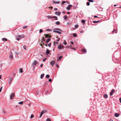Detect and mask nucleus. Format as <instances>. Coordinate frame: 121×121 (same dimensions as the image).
<instances>
[{"instance_id": "obj_1", "label": "nucleus", "mask_w": 121, "mask_h": 121, "mask_svg": "<svg viewBox=\"0 0 121 121\" xmlns=\"http://www.w3.org/2000/svg\"><path fill=\"white\" fill-rule=\"evenodd\" d=\"M54 30H53V32H55L56 33H58L59 34H62L61 32H62V31L60 29L58 28H56L54 29Z\"/></svg>"}, {"instance_id": "obj_2", "label": "nucleus", "mask_w": 121, "mask_h": 121, "mask_svg": "<svg viewBox=\"0 0 121 121\" xmlns=\"http://www.w3.org/2000/svg\"><path fill=\"white\" fill-rule=\"evenodd\" d=\"M46 110H43L41 112L40 115L39 116V118H41L42 116V115L44 113H46Z\"/></svg>"}, {"instance_id": "obj_3", "label": "nucleus", "mask_w": 121, "mask_h": 121, "mask_svg": "<svg viewBox=\"0 0 121 121\" xmlns=\"http://www.w3.org/2000/svg\"><path fill=\"white\" fill-rule=\"evenodd\" d=\"M14 97V93H12L10 95V99H13Z\"/></svg>"}, {"instance_id": "obj_4", "label": "nucleus", "mask_w": 121, "mask_h": 121, "mask_svg": "<svg viewBox=\"0 0 121 121\" xmlns=\"http://www.w3.org/2000/svg\"><path fill=\"white\" fill-rule=\"evenodd\" d=\"M9 81L8 82V83L9 84V85L12 82V77H9Z\"/></svg>"}, {"instance_id": "obj_5", "label": "nucleus", "mask_w": 121, "mask_h": 121, "mask_svg": "<svg viewBox=\"0 0 121 121\" xmlns=\"http://www.w3.org/2000/svg\"><path fill=\"white\" fill-rule=\"evenodd\" d=\"M9 57L10 59L11 60L13 58V56L11 52H10V56Z\"/></svg>"}, {"instance_id": "obj_6", "label": "nucleus", "mask_w": 121, "mask_h": 121, "mask_svg": "<svg viewBox=\"0 0 121 121\" xmlns=\"http://www.w3.org/2000/svg\"><path fill=\"white\" fill-rule=\"evenodd\" d=\"M55 14L56 15L59 16L61 14V12L60 11L56 12Z\"/></svg>"}, {"instance_id": "obj_7", "label": "nucleus", "mask_w": 121, "mask_h": 121, "mask_svg": "<svg viewBox=\"0 0 121 121\" xmlns=\"http://www.w3.org/2000/svg\"><path fill=\"white\" fill-rule=\"evenodd\" d=\"M72 7V5L71 4L69 5L66 7V9L68 10H69L70 9V8Z\"/></svg>"}, {"instance_id": "obj_8", "label": "nucleus", "mask_w": 121, "mask_h": 121, "mask_svg": "<svg viewBox=\"0 0 121 121\" xmlns=\"http://www.w3.org/2000/svg\"><path fill=\"white\" fill-rule=\"evenodd\" d=\"M24 36V35H17V37L21 38V39L23 38Z\"/></svg>"}, {"instance_id": "obj_9", "label": "nucleus", "mask_w": 121, "mask_h": 121, "mask_svg": "<svg viewBox=\"0 0 121 121\" xmlns=\"http://www.w3.org/2000/svg\"><path fill=\"white\" fill-rule=\"evenodd\" d=\"M114 89H112V90L111 92L110 93V96L112 95H113V93L114 92Z\"/></svg>"}, {"instance_id": "obj_10", "label": "nucleus", "mask_w": 121, "mask_h": 121, "mask_svg": "<svg viewBox=\"0 0 121 121\" xmlns=\"http://www.w3.org/2000/svg\"><path fill=\"white\" fill-rule=\"evenodd\" d=\"M114 116L115 117H117L119 116V115L118 113H116L114 114Z\"/></svg>"}, {"instance_id": "obj_11", "label": "nucleus", "mask_w": 121, "mask_h": 121, "mask_svg": "<svg viewBox=\"0 0 121 121\" xmlns=\"http://www.w3.org/2000/svg\"><path fill=\"white\" fill-rule=\"evenodd\" d=\"M82 52L83 53H86V49H82Z\"/></svg>"}, {"instance_id": "obj_12", "label": "nucleus", "mask_w": 121, "mask_h": 121, "mask_svg": "<svg viewBox=\"0 0 121 121\" xmlns=\"http://www.w3.org/2000/svg\"><path fill=\"white\" fill-rule=\"evenodd\" d=\"M52 17H53V18H52V19H54V20H58L57 17L53 16H52Z\"/></svg>"}, {"instance_id": "obj_13", "label": "nucleus", "mask_w": 121, "mask_h": 121, "mask_svg": "<svg viewBox=\"0 0 121 121\" xmlns=\"http://www.w3.org/2000/svg\"><path fill=\"white\" fill-rule=\"evenodd\" d=\"M47 17L48 19H52V18H53V17H52V16H51L50 15L48 16H47Z\"/></svg>"}, {"instance_id": "obj_14", "label": "nucleus", "mask_w": 121, "mask_h": 121, "mask_svg": "<svg viewBox=\"0 0 121 121\" xmlns=\"http://www.w3.org/2000/svg\"><path fill=\"white\" fill-rule=\"evenodd\" d=\"M37 64V62L36 60H35L34 61L32 65H35Z\"/></svg>"}, {"instance_id": "obj_15", "label": "nucleus", "mask_w": 121, "mask_h": 121, "mask_svg": "<svg viewBox=\"0 0 121 121\" xmlns=\"http://www.w3.org/2000/svg\"><path fill=\"white\" fill-rule=\"evenodd\" d=\"M55 62V61L54 60H52L51 61V63H50V64L51 65H53L54 63Z\"/></svg>"}, {"instance_id": "obj_16", "label": "nucleus", "mask_w": 121, "mask_h": 121, "mask_svg": "<svg viewBox=\"0 0 121 121\" xmlns=\"http://www.w3.org/2000/svg\"><path fill=\"white\" fill-rule=\"evenodd\" d=\"M117 30H116V29H114L112 31V34L117 33Z\"/></svg>"}, {"instance_id": "obj_17", "label": "nucleus", "mask_w": 121, "mask_h": 121, "mask_svg": "<svg viewBox=\"0 0 121 121\" xmlns=\"http://www.w3.org/2000/svg\"><path fill=\"white\" fill-rule=\"evenodd\" d=\"M50 53V51L48 49H47V50L46 52V55Z\"/></svg>"}, {"instance_id": "obj_18", "label": "nucleus", "mask_w": 121, "mask_h": 121, "mask_svg": "<svg viewBox=\"0 0 121 121\" xmlns=\"http://www.w3.org/2000/svg\"><path fill=\"white\" fill-rule=\"evenodd\" d=\"M44 73L42 74H41L40 75V78L41 79H42L43 77H44Z\"/></svg>"}, {"instance_id": "obj_19", "label": "nucleus", "mask_w": 121, "mask_h": 121, "mask_svg": "<svg viewBox=\"0 0 121 121\" xmlns=\"http://www.w3.org/2000/svg\"><path fill=\"white\" fill-rule=\"evenodd\" d=\"M53 3H54V4H59L60 2L59 1H53L52 2Z\"/></svg>"}, {"instance_id": "obj_20", "label": "nucleus", "mask_w": 121, "mask_h": 121, "mask_svg": "<svg viewBox=\"0 0 121 121\" xmlns=\"http://www.w3.org/2000/svg\"><path fill=\"white\" fill-rule=\"evenodd\" d=\"M62 3L63 4H64L66 3H67V4H70L69 3V2H68L67 1H62Z\"/></svg>"}, {"instance_id": "obj_21", "label": "nucleus", "mask_w": 121, "mask_h": 121, "mask_svg": "<svg viewBox=\"0 0 121 121\" xmlns=\"http://www.w3.org/2000/svg\"><path fill=\"white\" fill-rule=\"evenodd\" d=\"M51 40V39L50 38H48V39L46 41V42L47 43H48Z\"/></svg>"}, {"instance_id": "obj_22", "label": "nucleus", "mask_w": 121, "mask_h": 121, "mask_svg": "<svg viewBox=\"0 0 121 121\" xmlns=\"http://www.w3.org/2000/svg\"><path fill=\"white\" fill-rule=\"evenodd\" d=\"M104 97L105 98H107L108 97V96L107 94H105L104 95Z\"/></svg>"}, {"instance_id": "obj_23", "label": "nucleus", "mask_w": 121, "mask_h": 121, "mask_svg": "<svg viewBox=\"0 0 121 121\" xmlns=\"http://www.w3.org/2000/svg\"><path fill=\"white\" fill-rule=\"evenodd\" d=\"M100 22V21H93V22L94 23H99Z\"/></svg>"}, {"instance_id": "obj_24", "label": "nucleus", "mask_w": 121, "mask_h": 121, "mask_svg": "<svg viewBox=\"0 0 121 121\" xmlns=\"http://www.w3.org/2000/svg\"><path fill=\"white\" fill-rule=\"evenodd\" d=\"M3 41H6L7 40V39L5 38H3L2 39Z\"/></svg>"}, {"instance_id": "obj_25", "label": "nucleus", "mask_w": 121, "mask_h": 121, "mask_svg": "<svg viewBox=\"0 0 121 121\" xmlns=\"http://www.w3.org/2000/svg\"><path fill=\"white\" fill-rule=\"evenodd\" d=\"M62 48V45H60L58 46V48L59 49H60Z\"/></svg>"}, {"instance_id": "obj_26", "label": "nucleus", "mask_w": 121, "mask_h": 121, "mask_svg": "<svg viewBox=\"0 0 121 121\" xmlns=\"http://www.w3.org/2000/svg\"><path fill=\"white\" fill-rule=\"evenodd\" d=\"M20 72V73H22L23 72V71H22V68H20L19 69Z\"/></svg>"}, {"instance_id": "obj_27", "label": "nucleus", "mask_w": 121, "mask_h": 121, "mask_svg": "<svg viewBox=\"0 0 121 121\" xmlns=\"http://www.w3.org/2000/svg\"><path fill=\"white\" fill-rule=\"evenodd\" d=\"M55 24L58 25H59L60 24V22L59 21L56 22L55 23Z\"/></svg>"}, {"instance_id": "obj_28", "label": "nucleus", "mask_w": 121, "mask_h": 121, "mask_svg": "<svg viewBox=\"0 0 121 121\" xmlns=\"http://www.w3.org/2000/svg\"><path fill=\"white\" fill-rule=\"evenodd\" d=\"M81 22L82 23H84L85 22L86 20H81Z\"/></svg>"}, {"instance_id": "obj_29", "label": "nucleus", "mask_w": 121, "mask_h": 121, "mask_svg": "<svg viewBox=\"0 0 121 121\" xmlns=\"http://www.w3.org/2000/svg\"><path fill=\"white\" fill-rule=\"evenodd\" d=\"M46 77L47 78H48L50 77V75L49 74H47L46 75Z\"/></svg>"}, {"instance_id": "obj_30", "label": "nucleus", "mask_w": 121, "mask_h": 121, "mask_svg": "<svg viewBox=\"0 0 121 121\" xmlns=\"http://www.w3.org/2000/svg\"><path fill=\"white\" fill-rule=\"evenodd\" d=\"M23 104V101H21L19 102L18 104Z\"/></svg>"}, {"instance_id": "obj_31", "label": "nucleus", "mask_w": 121, "mask_h": 121, "mask_svg": "<svg viewBox=\"0 0 121 121\" xmlns=\"http://www.w3.org/2000/svg\"><path fill=\"white\" fill-rule=\"evenodd\" d=\"M73 36L74 37H76L77 36V34L75 33H74L73 34Z\"/></svg>"}, {"instance_id": "obj_32", "label": "nucleus", "mask_w": 121, "mask_h": 121, "mask_svg": "<svg viewBox=\"0 0 121 121\" xmlns=\"http://www.w3.org/2000/svg\"><path fill=\"white\" fill-rule=\"evenodd\" d=\"M23 48L25 50H26V45H24L23 46Z\"/></svg>"}, {"instance_id": "obj_33", "label": "nucleus", "mask_w": 121, "mask_h": 121, "mask_svg": "<svg viewBox=\"0 0 121 121\" xmlns=\"http://www.w3.org/2000/svg\"><path fill=\"white\" fill-rule=\"evenodd\" d=\"M63 43L65 45H66L67 44V42L65 40L64 42H63Z\"/></svg>"}, {"instance_id": "obj_34", "label": "nucleus", "mask_w": 121, "mask_h": 121, "mask_svg": "<svg viewBox=\"0 0 121 121\" xmlns=\"http://www.w3.org/2000/svg\"><path fill=\"white\" fill-rule=\"evenodd\" d=\"M86 4L87 5L89 6L90 5V3L89 2H87L86 3Z\"/></svg>"}, {"instance_id": "obj_35", "label": "nucleus", "mask_w": 121, "mask_h": 121, "mask_svg": "<svg viewBox=\"0 0 121 121\" xmlns=\"http://www.w3.org/2000/svg\"><path fill=\"white\" fill-rule=\"evenodd\" d=\"M46 30L47 31H52V30L51 29H47Z\"/></svg>"}, {"instance_id": "obj_36", "label": "nucleus", "mask_w": 121, "mask_h": 121, "mask_svg": "<svg viewBox=\"0 0 121 121\" xmlns=\"http://www.w3.org/2000/svg\"><path fill=\"white\" fill-rule=\"evenodd\" d=\"M43 30H42V29H40L39 30V33H41L43 32Z\"/></svg>"}, {"instance_id": "obj_37", "label": "nucleus", "mask_w": 121, "mask_h": 121, "mask_svg": "<svg viewBox=\"0 0 121 121\" xmlns=\"http://www.w3.org/2000/svg\"><path fill=\"white\" fill-rule=\"evenodd\" d=\"M48 90H46L45 91V94H46V95H48Z\"/></svg>"}, {"instance_id": "obj_38", "label": "nucleus", "mask_w": 121, "mask_h": 121, "mask_svg": "<svg viewBox=\"0 0 121 121\" xmlns=\"http://www.w3.org/2000/svg\"><path fill=\"white\" fill-rule=\"evenodd\" d=\"M62 56H60L59 57V60H61L62 59Z\"/></svg>"}, {"instance_id": "obj_39", "label": "nucleus", "mask_w": 121, "mask_h": 121, "mask_svg": "<svg viewBox=\"0 0 121 121\" xmlns=\"http://www.w3.org/2000/svg\"><path fill=\"white\" fill-rule=\"evenodd\" d=\"M46 121H51V120L50 118H48L46 120Z\"/></svg>"}, {"instance_id": "obj_40", "label": "nucleus", "mask_w": 121, "mask_h": 121, "mask_svg": "<svg viewBox=\"0 0 121 121\" xmlns=\"http://www.w3.org/2000/svg\"><path fill=\"white\" fill-rule=\"evenodd\" d=\"M67 18V15H65L64 16V20H66Z\"/></svg>"}, {"instance_id": "obj_41", "label": "nucleus", "mask_w": 121, "mask_h": 121, "mask_svg": "<svg viewBox=\"0 0 121 121\" xmlns=\"http://www.w3.org/2000/svg\"><path fill=\"white\" fill-rule=\"evenodd\" d=\"M49 36V35L48 34H46L45 35V37L46 38H47Z\"/></svg>"}, {"instance_id": "obj_42", "label": "nucleus", "mask_w": 121, "mask_h": 121, "mask_svg": "<svg viewBox=\"0 0 121 121\" xmlns=\"http://www.w3.org/2000/svg\"><path fill=\"white\" fill-rule=\"evenodd\" d=\"M78 27V25H75V27L77 28Z\"/></svg>"}, {"instance_id": "obj_43", "label": "nucleus", "mask_w": 121, "mask_h": 121, "mask_svg": "<svg viewBox=\"0 0 121 121\" xmlns=\"http://www.w3.org/2000/svg\"><path fill=\"white\" fill-rule=\"evenodd\" d=\"M56 67L57 68H59V65L57 64H56Z\"/></svg>"}, {"instance_id": "obj_44", "label": "nucleus", "mask_w": 121, "mask_h": 121, "mask_svg": "<svg viewBox=\"0 0 121 121\" xmlns=\"http://www.w3.org/2000/svg\"><path fill=\"white\" fill-rule=\"evenodd\" d=\"M21 39V38L17 37V38H16V40H19Z\"/></svg>"}, {"instance_id": "obj_45", "label": "nucleus", "mask_w": 121, "mask_h": 121, "mask_svg": "<svg viewBox=\"0 0 121 121\" xmlns=\"http://www.w3.org/2000/svg\"><path fill=\"white\" fill-rule=\"evenodd\" d=\"M88 1L91 2H92L94 1L93 0H88Z\"/></svg>"}, {"instance_id": "obj_46", "label": "nucleus", "mask_w": 121, "mask_h": 121, "mask_svg": "<svg viewBox=\"0 0 121 121\" xmlns=\"http://www.w3.org/2000/svg\"><path fill=\"white\" fill-rule=\"evenodd\" d=\"M2 113L4 114H5L6 113V112L4 110H3V111Z\"/></svg>"}, {"instance_id": "obj_47", "label": "nucleus", "mask_w": 121, "mask_h": 121, "mask_svg": "<svg viewBox=\"0 0 121 121\" xmlns=\"http://www.w3.org/2000/svg\"><path fill=\"white\" fill-rule=\"evenodd\" d=\"M48 81L50 82H51V81H52V80L51 79V78L49 79L48 80Z\"/></svg>"}, {"instance_id": "obj_48", "label": "nucleus", "mask_w": 121, "mask_h": 121, "mask_svg": "<svg viewBox=\"0 0 121 121\" xmlns=\"http://www.w3.org/2000/svg\"><path fill=\"white\" fill-rule=\"evenodd\" d=\"M51 45V43H50L48 44V46L49 47H50Z\"/></svg>"}, {"instance_id": "obj_49", "label": "nucleus", "mask_w": 121, "mask_h": 121, "mask_svg": "<svg viewBox=\"0 0 121 121\" xmlns=\"http://www.w3.org/2000/svg\"><path fill=\"white\" fill-rule=\"evenodd\" d=\"M34 115H31L30 116V118H32L34 117Z\"/></svg>"}, {"instance_id": "obj_50", "label": "nucleus", "mask_w": 121, "mask_h": 121, "mask_svg": "<svg viewBox=\"0 0 121 121\" xmlns=\"http://www.w3.org/2000/svg\"><path fill=\"white\" fill-rule=\"evenodd\" d=\"M27 27V26H25L23 27V29H25Z\"/></svg>"}, {"instance_id": "obj_51", "label": "nucleus", "mask_w": 121, "mask_h": 121, "mask_svg": "<svg viewBox=\"0 0 121 121\" xmlns=\"http://www.w3.org/2000/svg\"><path fill=\"white\" fill-rule=\"evenodd\" d=\"M46 58H44L43 60V61L44 62L45 61V60H46Z\"/></svg>"}, {"instance_id": "obj_52", "label": "nucleus", "mask_w": 121, "mask_h": 121, "mask_svg": "<svg viewBox=\"0 0 121 121\" xmlns=\"http://www.w3.org/2000/svg\"><path fill=\"white\" fill-rule=\"evenodd\" d=\"M71 49H73V50H76V49L75 48H71Z\"/></svg>"}, {"instance_id": "obj_53", "label": "nucleus", "mask_w": 121, "mask_h": 121, "mask_svg": "<svg viewBox=\"0 0 121 121\" xmlns=\"http://www.w3.org/2000/svg\"><path fill=\"white\" fill-rule=\"evenodd\" d=\"M2 87H1L0 89V92H1V91Z\"/></svg>"}, {"instance_id": "obj_54", "label": "nucleus", "mask_w": 121, "mask_h": 121, "mask_svg": "<svg viewBox=\"0 0 121 121\" xmlns=\"http://www.w3.org/2000/svg\"><path fill=\"white\" fill-rule=\"evenodd\" d=\"M120 103H121V98H120L119 99Z\"/></svg>"}, {"instance_id": "obj_55", "label": "nucleus", "mask_w": 121, "mask_h": 121, "mask_svg": "<svg viewBox=\"0 0 121 121\" xmlns=\"http://www.w3.org/2000/svg\"><path fill=\"white\" fill-rule=\"evenodd\" d=\"M54 9L55 11H57V10L58 9L57 8H55Z\"/></svg>"}, {"instance_id": "obj_56", "label": "nucleus", "mask_w": 121, "mask_h": 121, "mask_svg": "<svg viewBox=\"0 0 121 121\" xmlns=\"http://www.w3.org/2000/svg\"><path fill=\"white\" fill-rule=\"evenodd\" d=\"M70 42L72 44H73L74 43L73 42V41H71Z\"/></svg>"}, {"instance_id": "obj_57", "label": "nucleus", "mask_w": 121, "mask_h": 121, "mask_svg": "<svg viewBox=\"0 0 121 121\" xmlns=\"http://www.w3.org/2000/svg\"><path fill=\"white\" fill-rule=\"evenodd\" d=\"M60 39V38H59L57 40V41H59Z\"/></svg>"}, {"instance_id": "obj_58", "label": "nucleus", "mask_w": 121, "mask_h": 121, "mask_svg": "<svg viewBox=\"0 0 121 121\" xmlns=\"http://www.w3.org/2000/svg\"><path fill=\"white\" fill-rule=\"evenodd\" d=\"M67 25H70V23L69 22H68L67 23Z\"/></svg>"}, {"instance_id": "obj_59", "label": "nucleus", "mask_w": 121, "mask_h": 121, "mask_svg": "<svg viewBox=\"0 0 121 121\" xmlns=\"http://www.w3.org/2000/svg\"><path fill=\"white\" fill-rule=\"evenodd\" d=\"M43 66V64H41L40 65V67H42Z\"/></svg>"}, {"instance_id": "obj_60", "label": "nucleus", "mask_w": 121, "mask_h": 121, "mask_svg": "<svg viewBox=\"0 0 121 121\" xmlns=\"http://www.w3.org/2000/svg\"><path fill=\"white\" fill-rule=\"evenodd\" d=\"M83 32V31L82 30H81L80 31V33H82Z\"/></svg>"}, {"instance_id": "obj_61", "label": "nucleus", "mask_w": 121, "mask_h": 121, "mask_svg": "<svg viewBox=\"0 0 121 121\" xmlns=\"http://www.w3.org/2000/svg\"><path fill=\"white\" fill-rule=\"evenodd\" d=\"M15 53L16 54H17V55H18V52H15Z\"/></svg>"}, {"instance_id": "obj_62", "label": "nucleus", "mask_w": 121, "mask_h": 121, "mask_svg": "<svg viewBox=\"0 0 121 121\" xmlns=\"http://www.w3.org/2000/svg\"><path fill=\"white\" fill-rule=\"evenodd\" d=\"M94 18H97V17H98L97 16H94Z\"/></svg>"}, {"instance_id": "obj_63", "label": "nucleus", "mask_w": 121, "mask_h": 121, "mask_svg": "<svg viewBox=\"0 0 121 121\" xmlns=\"http://www.w3.org/2000/svg\"><path fill=\"white\" fill-rule=\"evenodd\" d=\"M54 46H56L55 42H54Z\"/></svg>"}, {"instance_id": "obj_64", "label": "nucleus", "mask_w": 121, "mask_h": 121, "mask_svg": "<svg viewBox=\"0 0 121 121\" xmlns=\"http://www.w3.org/2000/svg\"><path fill=\"white\" fill-rule=\"evenodd\" d=\"M109 121H113L112 119H110Z\"/></svg>"}]
</instances>
